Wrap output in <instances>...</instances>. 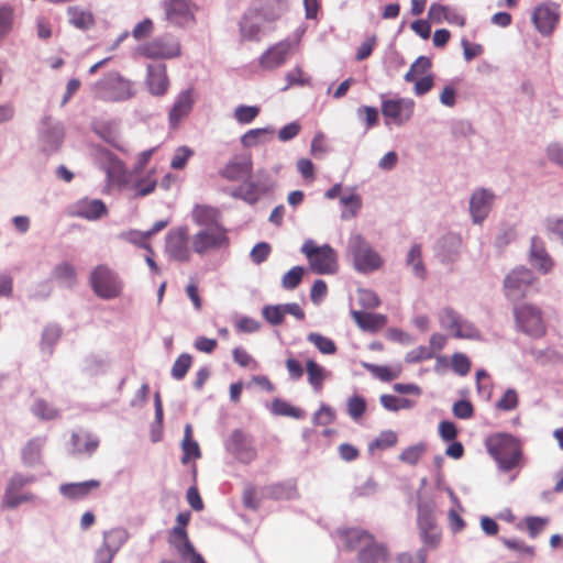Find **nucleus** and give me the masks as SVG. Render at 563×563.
<instances>
[{"mask_svg": "<svg viewBox=\"0 0 563 563\" xmlns=\"http://www.w3.org/2000/svg\"><path fill=\"white\" fill-rule=\"evenodd\" d=\"M365 367L377 378L390 382L399 376L400 371L384 365L366 364Z\"/></svg>", "mask_w": 563, "mask_h": 563, "instance_id": "nucleus-47", "label": "nucleus"}, {"mask_svg": "<svg viewBox=\"0 0 563 563\" xmlns=\"http://www.w3.org/2000/svg\"><path fill=\"white\" fill-rule=\"evenodd\" d=\"M360 305L364 309H375L379 306L380 300L375 291L371 289H360L357 294Z\"/></svg>", "mask_w": 563, "mask_h": 563, "instance_id": "nucleus-60", "label": "nucleus"}, {"mask_svg": "<svg viewBox=\"0 0 563 563\" xmlns=\"http://www.w3.org/2000/svg\"><path fill=\"white\" fill-rule=\"evenodd\" d=\"M398 437L396 432L391 430L383 431L371 444V449L386 450L396 445Z\"/></svg>", "mask_w": 563, "mask_h": 563, "instance_id": "nucleus-55", "label": "nucleus"}, {"mask_svg": "<svg viewBox=\"0 0 563 563\" xmlns=\"http://www.w3.org/2000/svg\"><path fill=\"white\" fill-rule=\"evenodd\" d=\"M308 382L316 391H320L325 378L324 369L313 360H308L306 363Z\"/></svg>", "mask_w": 563, "mask_h": 563, "instance_id": "nucleus-36", "label": "nucleus"}, {"mask_svg": "<svg viewBox=\"0 0 563 563\" xmlns=\"http://www.w3.org/2000/svg\"><path fill=\"white\" fill-rule=\"evenodd\" d=\"M67 13L70 24L79 30H89L95 24L93 15L89 11L81 10L78 7H69Z\"/></svg>", "mask_w": 563, "mask_h": 563, "instance_id": "nucleus-35", "label": "nucleus"}, {"mask_svg": "<svg viewBox=\"0 0 563 563\" xmlns=\"http://www.w3.org/2000/svg\"><path fill=\"white\" fill-rule=\"evenodd\" d=\"M191 364L192 357L190 354H180L173 364L172 376L177 380H181L188 373L189 368L191 367Z\"/></svg>", "mask_w": 563, "mask_h": 563, "instance_id": "nucleus-43", "label": "nucleus"}, {"mask_svg": "<svg viewBox=\"0 0 563 563\" xmlns=\"http://www.w3.org/2000/svg\"><path fill=\"white\" fill-rule=\"evenodd\" d=\"M525 526L528 530L529 537L534 539L539 533H541L549 523V519L547 517H526L523 519Z\"/></svg>", "mask_w": 563, "mask_h": 563, "instance_id": "nucleus-48", "label": "nucleus"}, {"mask_svg": "<svg viewBox=\"0 0 563 563\" xmlns=\"http://www.w3.org/2000/svg\"><path fill=\"white\" fill-rule=\"evenodd\" d=\"M275 129L271 125L265 128L252 129L244 133L241 143L244 147H253L260 143H265L273 137Z\"/></svg>", "mask_w": 563, "mask_h": 563, "instance_id": "nucleus-32", "label": "nucleus"}, {"mask_svg": "<svg viewBox=\"0 0 563 563\" xmlns=\"http://www.w3.org/2000/svg\"><path fill=\"white\" fill-rule=\"evenodd\" d=\"M426 452V445L418 443L405 449L399 455V460L409 465H416Z\"/></svg>", "mask_w": 563, "mask_h": 563, "instance_id": "nucleus-45", "label": "nucleus"}, {"mask_svg": "<svg viewBox=\"0 0 563 563\" xmlns=\"http://www.w3.org/2000/svg\"><path fill=\"white\" fill-rule=\"evenodd\" d=\"M165 19L172 24L183 26L194 20L188 0H163Z\"/></svg>", "mask_w": 563, "mask_h": 563, "instance_id": "nucleus-22", "label": "nucleus"}, {"mask_svg": "<svg viewBox=\"0 0 563 563\" xmlns=\"http://www.w3.org/2000/svg\"><path fill=\"white\" fill-rule=\"evenodd\" d=\"M272 252V246L267 242L256 243L250 252V258L253 264L261 265L264 263Z\"/></svg>", "mask_w": 563, "mask_h": 563, "instance_id": "nucleus-52", "label": "nucleus"}, {"mask_svg": "<svg viewBox=\"0 0 563 563\" xmlns=\"http://www.w3.org/2000/svg\"><path fill=\"white\" fill-rule=\"evenodd\" d=\"M13 11L9 7H0V40H3L12 30Z\"/></svg>", "mask_w": 563, "mask_h": 563, "instance_id": "nucleus-58", "label": "nucleus"}, {"mask_svg": "<svg viewBox=\"0 0 563 563\" xmlns=\"http://www.w3.org/2000/svg\"><path fill=\"white\" fill-rule=\"evenodd\" d=\"M140 53L147 58H175L181 54V48L176 37L165 35L142 45Z\"/></svg>", "mask_w": 563, "mask_h": 563, "instance_id": "nucleus-11", "label": "nucleus"}, {"mask_svg": "<svg viewBox=\"0 0 563 563\" xmlns=\"http://www.w3.org/2000/svg\"><path fill=\"white\" fill-rule=\"evenodd\" d=\"M165 250L172 260L181 263L189 262L188 227L183 225L172 229L166 235Z\"/></svg>", "mask_w": 563, "mask_h": 563, "instance_id": "nucleus-14", "label": "nucleus"}, {"mask_svg": "<svg viewBox=\"0 0 563 563\" xmlns=\"http://www.w3.org/2000/svg\"><path fill=\"white\" fill-rule=\"evenodd\" d=\"M347 255L352 257L355 271L368 274L383 265L380 255L371 246L365 238L354 232L347 240Z\"/></svg>", "mask_w": 563, "mask_h": 563, "instance_id": "nucleus-6", "label": "nucleus"}, {"mask_svg": "<svg viewBox=\"0 0 563 563\" xmlns=\"http://www.w3.org/2000/svg\"><path fill=\"white\" fill-rule=\"evenodd\" d=\"M538 283L539 279L531 268L518 265L506 274L503 288L507 299L518 301L538 291Z\"/></svg>", "mask_w": 563, "mask_h": 563, "instance_id": "nucleus-5", "label": "nucleus"}, {"mask_svg": "<svg viewBox=\"0 0 563 563\" xmlns=\"http://www.w3.org/2000/svg\"><path fill=\"white\" fill-rule=\"evenodd\" d=\"M495 195L485 188L475 190L470 199V213L474 223L481 224L489 214Z\"/></svg>", "mask_w": 563, "mask_h": 563, "instance_id": "nucleus-20", "label": "nucleus"}, {"mask_svg": "<svg viewBox=\"0 0 563 563\" xmlns=\"http://www.w3.org/2000/svg\"><path fill=\"white\" fill-rule=\"evenodd\" d=\"M90 91L96 98L109 102L126 101L136 93L133 82L115 70L91 84Z\"/></svg>", "mask_w": 563, "mask_h": 563, "instance_id": "nucleus-2", "label": "nucleus"}, {"mask_svg": "<svg viewBox=\"0 0 563 563\" xmlns=\"http://www.w3.org/2000/svg\"><path fill=\"white\" fill-rule=\"evenodd\" d=\"M191 217L196 224L203 225L206 227L205 229L223 227L220 223L221 213L219 209L211 206L196 205L192 209Z\"/></svg>", "mask_w": 563, "mask_h": 563, "instance_id": "nucleus-28", "label": "nucleus"}, {"mask_svg": "<svg viewBox=\"0 0 563 563\" xmlns=\"http://www.w3.org/2000/svg\"><path fill=\"white\" fill-rule=\"evenodd\" d=\"M463 240L457 233L448 232L440 236L434 244L435 257L443 264H451L459 260Z\"/></svg>", "mask_w": 563, "mask_h": 563, "instance_id": "nucleus-15", "label": "nucleus"}, {"mask_svg": "<svg viewBox=\"0 0 563 563\" xmlns=\"http://www.w3.org/2000/svg\"><path fill=\"white\" fill-rule=\"evenodd\" d=\"M346 545L351 550H358V563H387L389 550L383 542L363 529H351L346 533Z\"/></svg>", "mask_w": 563, "mask_h": 563, "instance_id": "nucleus-1", "label": "nucleus"}, {"mask_svg": "<svg viewBox=\"0 0 563 563\" xmlns=\"http://www.w3.org/2000/svg\"><path fill=\"white\" fill-rule=\"evenodd\" d=\"M366 410V402L363 397L353 396L347 401V412L351 418L358 419L361 418Z\"/></svg>", "mask_w": 563, "mask_h": 563, "instance_id": "nucleus-62", "label": "nucleus"}, {"mask_svg": "<svg viewBox=\"0 0 563 563\" xmlns=\"http://www.w3.org/2000/svg\"><path fill=\"white\" fill-rule=\"evenodd\" d=\"M89 284L95 295L104 300L118 298L123 290L119 274L107 265H98L91 271Z\"/></svg>", "mask_w": 563, "mask_h": 563, "instance_id": "nucleus-7", "label": "nucleus"}, {"mask_svg": "<svg viewBox=\"0 0 563 563\" xmlns=\"http://www.w3.org/2000/svg\"><path fill=\"white\" fill-rule=\"evenodd\" d=\"M269 190L268 185H260V181H255L251 176L244 178L243 185L235 188L231 196L236 199H241L249 205H254L258 201L261 194H265Z\"/></svg>", "mask_w": 563, "mask_h": 563, "instance_id": "nucleus-24", "label": "nucleus"}, {"mask_svg": "<svg viewBox=\"0 0 563 563\" xmlns=\"http://www.w3.org/2000/svg\"><path fill=\"white\" fill-rule=\"evenodd\" d=\"M377 488V483L372 477H368L364 482L356 484L352 494L355 498L371 497L376 494Z\"/></svg>", "mask_w": 563, "mask_h": 563, "instance_id": "nucleus-51", "label": "nucleus"}, {"mask_svg": "<svg viewBox=\"0 0 563 563\" xmlns=\"http://www.w3.org/2000/svg\"><path fill=\"white\" fill-rule=\"evenodd\" d=\"M192 155L194 151L190 147L186 145L177 147L170 161V167L173 169H183Z\"/></svg>", "mask_w": 563, "mask_h": 563, "instance_id": "nucleus-54", "label": "nucleus"}, {"mask_svg": "<svg viewBox=\"0 0 563 563\" xmlns=\"http://www.w3.org/2000/svg\"><path fill=\"white\" fill-rule=\"evenodd\" d=\"M49 118H45L42 122L43 128L40 131V139L43 143L44 151L54 152L59 148L64 139V129L60 124H49Z\"/></svg>", "mask_w": 563, "mask_h": 563, "instance_id": "nucleus-26", "label": "nucleus"}, {"mask_svg": "<svg viewBox=\"0 0 563 563\" xmlns=\"http://www.w3.org/2000/svg\"><path fill=\"white\" fill-rule=\"evenodd\" d=\"M517 238V231L512 227L503 228L495 238V246L499 250H504Z\"/></svg>", "mask_w": 563, "mask_h": 563, "instance_id": "nucleus-61", "label": "nucleus"}, {"mask_svg": "<svg viewBox=\"0 0 563 563\" xmlns=\"http://www.w3.org/2000/svg\"><path fill=\"white\" fill-rule=\"evenodd\" d=\"M286 0H261L260 8H252L265 23L278 20L286 10Z\"/></svg>", "mask_w": 563, "mask_h": 563, "instance_id": "nucleus-30", "label": "nucleus"}, {"mask_svg": "<svg viewBox=\"0 0 563 563\" xmlns=\"http://www.w3.org/2000/svg\"><path fill=\"white\" fill-rule=\"evenodd\" d=\"M253 163L250 155L235 156L219 172L220 176L230 181H236L251 176Z\"/></svg>", "mask_w": 563, "mask_h": 563, "instance_id": "nucleus-21", "label": "nucleus"}, {"mask_svg": "<svg viewBox=\"0 0 563 563\" xmlns=\"http://www.w3.org/2000/svg\"><path fill=\"white\" fill-rule=\"evenodd\" d=\"M308 340L323 354H333L336 346L332 340L318 333H310Z\"/></svg>", "mask_w": 563, "mask_h": 563, "instance_id": "nucleus-53", "label": "nucleus"}, {"mask_svg": "<svg viewBox=\"0 0 563 563\" xmlns=\"http://www.w3.org/2000/svg\"><path fill=\"white\" fill-rule=\"evenodd\" d=\"M27 483L26 479L21 476L13 477L5 488L2 498V508L14 509L21 504L33 501L35 496L31 493L19 494V489Z\"/></svg>", "mask_w": 563, "mask_h": 563, "instance_id": "nucleus-23", "label": "nucleus"}, {"mask_svg": "<svg viewBox=\"0 0 563 563\" xmlns=\"http://www.w3.org/2000/svg\"><path fill=\"white\" fill-rule=\"evenodd\" d=\"M71 441L74 450L78 453L91 454L99 445L98 440L90 434H73Z\"/></svg>", "mask_w": 563, "mask_h": 563, "instance_id": "nucleus-39", "label": "nucleus"}, {"mask_svg": "<svg viewBox=\"0 0 563 563\" xmlns=\"http://www.w3.org/2000/svg\"><path fill=\"white\" fill-rule=\"evenodd\" d=\"M271 411L275 416H285L295 419H300L303 417V413L300 409L294 407L292 405L280 398H275L272 401Z\"/></svg>", "mask_w": 563, "mask_h": 563, "instance_id": "nucleus-38", "label": "nucleus"}, {"mask_svg": "<svg viewBox=\"0 0 563 563\" xmlns=\"http://www.w3.org/2000/svg\"><path fill=\"white\" fill-rule=\"evenodd\" d=\"M100 482L97 479H90L80 483L63 484L60 486V493L70 499H81L87 496L91 490L98 489Z\"/></svg>", "mask_w": 563, "mask_h": 563, "instance_id": "nucleus-31", "label": "nucleus"}, {"mask_svg": "<svg viewBox=\"0 0 563 563\" xmlns=\"http://www.w3.org/2000/svg\"><path fill=\"white\" fill-rule=\"evenodd\" d=\"M262 22L256 10L247 9L239 21L241 41L260 42L265 35V27Z\"/></svg>", "mask_w": 563, "mask_h": 563, "instance_id": "nucleus-18", "label": "nucleus"}, {"mask_svg": "<svg viewBox=\"0 0 563 563\" xmlns=\"http://www.w3.org/2000/svg\"><path fill=\"white\" fill-rule=\"evenodd\" d=\"M169 543L179 551H192L186 529L183 527H174L169 532Z\"/></svg>", "mask_w": 563, "mask_h": 563, "instance_id": "nucleus-42", "label": "nucleus"}, {"mask_svg": "<svg viewBox=\"0 0 563 563\" xmlns=\"http://www.w3.org/2000/svg\"><path fill=\"white\" fill-rule=\"evenodd\" d=\"M108 212L107 206L100 199L80 200L74 214L86 220H98Z\"/></svg>", "mask_w": 563, "mask_h": 563, "instance_id": "nucleus-29", "label": "nucleus"}, {"mask_svg": "<svg viewBox=\"0 0 563 563\" xmlns=\"http://www.w3.org/2000/svg\"><path fill=\"white\" fill-rule=\"evenodd\" d=\"M308 258L313 273L320 275L334 274L338 271V257L332 246H317L312 240H307L300 250Z\"/></svg>", "mask_w": 563, "mask_h": 563, "instance_id": "nucleus-8", "label": "nucleus"}, {"mask_svg": "<svg viewBox=\"0 0 563 563\" xmlns=\"http://www.w3.org/2000/svg\"><path fill=\"white\" fill-rule=\"evenodd\" d=\"M146 70L145 85L148 92L155 97L165 96L169 88L166 65L162 63L148 64Z\"/></svg>", "mask_w": 563, "mask_h": 563, "instance_id": "nucleus-19", "label": "nucleus"}, {"mask_svg": "<svg viewBox=\"0 0 563 563\" xmlns=\"http://www.w3.org/2000/svg\"><path fill=\"white\" fill-rule=\"evenodd\" d=\"M120 238L142 249H145L151 254L153 253V249L147 242V239L150 238L145 236V232L139 230H130L128 232L121 233Z\"/></svg>", "mask_w": 563, "mask_h": 563, "instance_id": "nucleus-46", "label": "nucleus"}, {"mask_svg": "<svg viewBox=\"0 0 563 563\" xmlns=\"http://www.w3.org/2000/svg\"><path fill=\"white\" fill-rule=\"evenodd\" d=\"M406 263L411 267L416 277L420 279L426 278L427 269L422 261V251L420 244L416 243L410 247L407 254Z\"/></svg>", "mask_w": 563, "mask_h": 563, "instance_id": "nucleus-34", "label": "nucleus"}, {"mask_svg": "<svg viewBox=\"0 0 563 563\" xmlns=\"http://www.w3.org/2000/svg\"><path fill=\"white\" fill-rule=\"evenodd\" d=\"M121 544L122 536L120 531L104 533L103 543L96 553V563H111Z\"/></svg>", "mask_w": 563, "mask_h": 563, "instance_id": "nucleus-27", "label": "nucleus"}, {"mask_svg": "<svg viewBox=\"0 0 563 563\" xmlns=\"http://www.w3.org/2000/svg\"><path fill=\"white\" fill-rule=\"evenodd\" d=\"M43 446L44 439L36 438L30 440L23 449V459L29 463L35 462L40 457Z\"/></svg>", "mask_w": 563, "mask_h": 563, "instance_id": "nucleus-50", "label": "nucleus"}, {"mask_svg": "<svg viewBox=\"0 0 563 563\" xmlns=\"http://www.w3.org/2000/svg\"><path fill=\"white\" fill-rule=\"evenodd\" d=\"M487 450L504 472H509L521 463V444L510 434L499 433L490 437L487 440Z\"/></svg>", "mask_w": 563, "mask_h": 563, "instance_id": "nucleus-3", "label": "nucleus"}, {"mask_svg": "<svg viewBox=\"0 0 563 563\" xmlns=\"http://www.w3.org/2000/svg\"><path fill=\"white\" fill-rule=\"evenodd\" d=\"M258 107L241 104L235 108L234 118L239 123L249 124L258 115Z\"/></svg>", "mask_w": 563, "mask_h": 563, "instance_id": "nucleus-49", "label": "nucleus"}, {"mask_svg": "<svg viewBox=\"0 0 563 563\" xmlns=\"http://www.w3.org/2000/svg\"><path fill=\"white\" fill-rule=\"evenodd\" d=\"M435 503L433 500H419L417 506V527L421 549L435 550L442 542V528L437 521Z\"/></svg>", "mask_w": 563, "mask_h": 563, "instance_id": "nucleus-4", "label": "nucleus"}, {"mask_svg": "<svg viewBox=\"0 0 563 563\" xmlns=\"http://www.w3.org/2000/svg\"><path fill=\"white\" fill-rule=\"evenodd\" d=\"M300 35L301 33H297L296 38H286L268 47L258 58L260 67L265 70H273L283 66L295 46L299 44Z\"/></svg>", "mask_w": 563, "mask_h": 563, "instance_id": "nucleus-9", "label": "nucleus"}, {"mask_svg": "<svg viewBox=\"0 0 563 563\" xmlns=\"http://www.w3.org/2000/svg\"><path fill=\"white\" fill-rule=\"evenodd\" d=\"M54 277L67 287H71L76 283V272L71 264L63 262L53 271Z\"/></svg>", "mask_w": 563, "mask_h": 563, "instance_id": "nucleus-41", "label": "nucleus"}, {"mask_svg": "<svg viewBox=\"0 0 563 563\" xmlns=\"http://www.w3.org/2000/svg\"><path fill=\"white\" fill-rule=\"evenodd\" d=\"M286 314H290L292 317H305L303 310L296 302L275 306L268 305L264 306L262 309V317H285Z\"/></svg>", "mask_w": 563, "mask_h": 563, "instance_id": "nucleus-33", "label": "nucleus"}, {"mask_svg": "<svg viewBox=\"0 0 563 563\" xmlns=\"http://www.w3.org/2000/svg\"><path fill=\"white\" fill-rule=\"evenodd\" d=\"M228 446L232 454L242 463L249 464L257 456L252 438L241 430L232 432Z\"/></svg>", "mask_w": 563, "mask_h": 563, "instance_id": "nucleus-17", "label": "nucleus"}, {"mask_svg": "<svg viewBox=\"0 0 563 563\" xmlns=\"http://www.w3.org/2000/svg\"><path fill=\"white\" fill-rule=\"evenodd\" d=\"M194 99L191 89L181 91L177 96L168 114L170 126L176 128L180 121L190 113Z\"/></svg>", "mask_w": 563, "mask_h": 563, "instance_id": "nucleus-25", "label": "nucleus"}, {"mask_svg": "<svg viewBox=\"0 0 563 563\" xmlns=\"http://www.w3.org/2000/svg\"><path fill=\"white\" fill-rule=\"evenodd\" d=\"M305 268L302 266H294L282 278V287L286 290H292L301 283Z\"/></svg>", "mask_w": 563, "mask_h": 563, "instance_id": "nucleus-44", "label": "nucleus"}, {"mask_svg": "<svg viewBox=\"0 0 563 563\" xmlns=\"http://www.w3.org/2000/svg\"><path fill=\"white\" fill-rule=\"evenodd\" d=\"M528 261L542 275L550 274L554 268V261L547 251L544 241L538 235L530 239Z\"/></svg>", "mask_w": 563, "mask_h": 563, "instance_id": "nucleus-16", "label": "nucleus"}, {"mask_svg": "<svg viewBox=\"0 0 563 563\" xmlns=\"http://www.w3.org/2000/svg\"><path fill=\"white\" fill-rule=\"evenodd\" d=\"M413 101L411 99H384L382 95V114L385 123L402 125L410 120L413 113Z\"/></svg>", "mask_w": 563, "mask_h": 563, "instance_id": "nucleus-12", "label": "nucleus"}, {"mask_svg": "<svg viewBox=\"0 0 563 563\" xmlns=\"http://www.w3.org/2000/svg\"><path fill=\"white\" fill-rule=\"evenodd\" d=\"M531 19L542 35H550L560 21V5L552 1H544L534 8Z\"/></svg>", "mask_w": 563, "mask_h": 563, "instance_id": "nucleus-13", "label": "nucleus"}, {"mask_svg": "<svg viewBox=\"0 0 563 563\" xmlns=\"http://www.w3.org/2000/svg\"><path fill=\"white\" fill-rule=\"evenodd\" d=\"M32 412L42 420H54L59 417V410L45 399H36Z\"/></svg>", "mask_w": 563, "mask_h": 563, "instance_id": "nucleus-37", "label": "nucleus"}, {"mask_svg": "<svg viewBox=\"0 0 563 563\" xmlns=\"http://www.w3.org/2000/svg\"><path fill=\"white\" fill-rule=\"evenodd\" d=\"M516 321L517 328L531 336L538 338L545 332L543 319H516Z\"/></svg>", "mask_w": 563, "mask_h": 563, "instance_id": "nucleus-40", "label": "nucleus"}, {"mask_svg": "<svg viewBox=\"0 0 563 563\" xmlns=\"http://www.w3.org/2000/svg\"><path fill=\"white\" fill-rule=\"evenodd\" d=\"M356 113L358 119L365 122L366 130L373 128L378 122L379 113L377 108L375 107L361 106L360 108H357Z\"/></svg>", "mask_w": 563, "mask_h": 563, "instance_id": "nucleus-56", "label": "nucleus"}, {"mask_svg": "<svg viewBox=\"0 0 563 563\" xmlns=\"http://www.w3.org/2000/svg\"><path fill=\"white\" fill-rule=\"evenodd\" d=\"M398 563H427L426 549H419L416 553L404 552L397 556Z\"/></svg>", "mask_w": 563, "mask_h": 563, "instance_id": "nucleus-64", "label": "nucleus"}, {"mask_svg": "<svg viewBox=\"0 0 563 563\" xmlns=\"http://www.w3.org/2000/svg\"><path fill=\"white\" fill-rule=\"evenodd\" d=\"M452 369L460 376H465L471 371V362L463 353H454L451 357Z\"/></svg>", "mask_w": 563, "mask_h": 563, "instance_id": "nucleus-57", "label": "nucleus"}, {"mask_svg": "<svg viewBox=\"0 0 563 563\" xmlns=\"http://www.w3.org/2000/svg\"><path fill=\"white\" fill-rule=\"evenodd\" d=\"M519 402L518 394L515 389H507L497 401L496 407L503 411H510L517 408Z\"/></svg>", "mask_w": 563, "mask_h": 563, "instance_id": "nucleus-59", "label": "nucleus"}, {"mask_svg": "<svg viewBox=\"0 0 563 563\" xmlns=\"http://www.w3.org/2000/svg\"><path fill=\"white\" fill-rule=\"evenodd\" d=\"M544 225L548 234L556 236L563 244V217L547 218Z\"/></svg>", "mask_w": 563, "mask_h": 563, "instance_id": "nucleus-63", "label": "nucleus"}, {"mask_svg": "<svg viewBox=\"0 0 563 563\" xmlns=\"http://www.w3.org/2000/svg\"><path fill=\"white\" fill-rule=\"evenodd\" d=\"M228 230L224 227L202 229L191 239L192 250L199 255L210 250L227 247L229 245Z\"/></svg>", "mask_w": 563, "mask_h": 563, "instance_id": "nucleus-10", "label": "nucleus"}]
</instances>
